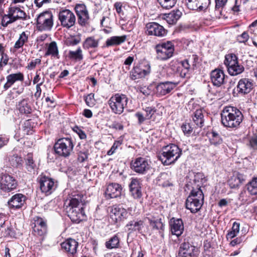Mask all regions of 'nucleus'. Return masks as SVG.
<instances>
[{"label":"nucleus","mask_w":257,"mask_h":257,"mask_svg":"<svg viewBox=\"0 0 257 257\" xmlns=\"http://www.w3.org/2000/svg\"><path fill=\"white\" fill-rule=\"evenodd\" d=\"M221 123L224 126L237 128L243 120L241 112L236 107L227 106L225 107L221 113Z\"/></svg>","instance_id":"obj_1"},{"label":"nucleus","mask_w":257,"mask_h":257,"mask_svg":"<svg viewBox=\"0 0 257 257\" xmlns=\"http://www.w3.org/2000/svg\"><path fill=\"white\" fill-rule=\"evenodd\" d=\"M181 154L182 150L177 145L171 144L162 148L159 158L164 165H169L174 164Z\"/></svg>","instance_id":"obj_2"},{"label":"nucleus","mask_w":257,"mask_h":257,"mask_svg":"<svg viewBox=\"0 0 257 257\" xmlns=\"http://www.w3.org/2000/svg\"><path fill=\"white\" fill-rule=\"evenodd\" d=\"M204 203V194L201 189H192L186 201V207L192 213L198 212Z\"/></svg>","instance_id":"obj_3"},{"label":"nucleus","mask_w":257,"mask_h":257,"mask_svg":"<svg viewBox=\"0 0 257 257\" xmlns=\"http://www.w3.org/2000/svg\"><path fill=\"white\" fill-rule=\"evenodd\" d=\"M74 145L73 141L69 138L59 139L55 144V152L58 156L67 158L70 156L73 152Z\"/></svg>","instance_id":"obj_4"},{"label":"nucleus","mask_w":257,"mask_h":257,"mask_svg":"<svg viewBox=\"0 0 257 257\" xmlns=\"http://www.w3.org/2000/svg\"><path fill=\"white\" fill-rule=\"evenodd\" d=\"M128 101V98L125 95L115 94L109 99L108 104L113 112L120 114L123 111Z\"/></svg>","instance_id":"obj_5"},{"label":"nucleus","mask_w":257,"mask_h":257,"mask_svg":"<svg viewBox=\"0 0 257 257\" xmlns=\"http://www.w3.org/2000/svg\"><path fill=\"white\" fill-rule=\"evenodd\" d=\"M224 63L227 68L229 74L231 76L240 74L244 70V67L238 63V58L234 54L226 55Z\"/></svg>","instance_id":"obj_6"},{"label":"nucleus","mask_w":257,"mask_h":257,"mask_svg":"<svg viewBox=\"0 0 257 257\" xmlns=\"http://www.w3.org/2000/svg\"><path fill=\"white\" fill-rule=\"evenodd\" d=\"M157 57L161 60H167L172 57L174 53V45L171 41L160 43L155 46Z\"/></svg>","instance_id":"obj_7"},{"label":"nucleus","mask_w":257,"mask_h":257,"mask_svg":"<svg viewBox=\"0 0 257 257\" xmlns=\"http://www.w3.org/2000/svg\"><path fill=\"white\" fill-rule=\"evenodd\" d=\"M53 26V16L49 11L40 14L37 18V29L39 31H50Z\"/></svg>","instance_id":"obj_8"},{"label":"nucleus","mask_w":257,"mask_h":257,"mask_svg":"<svg viewBox=\"0 0 257 257\" xmlns=\"http://www.w3.org/2000/svg\"><path fill=\"white\" fill-rule=\"evenodd\" d=\"M58 20L61 26L66 29H70L76 23V17L74 14L70 10L61 9L58 13Z\"/></svg>","instance_id":"obj_9"},{"label":"nucleus","mask_w":257,"mask_h":257,"mask_svg":"<svg viewBox=\"0 0 257 257\" xmlns=\"http://www.w3.org/2000/svg\"><path fill=\"white\" fill-rule=\"evenodd\" d=\"M74 10L78 18L77 22L81 27L89 25L90 16L86 6L84 4H76Z\"/></svg>","instance_id":"obj_10"},{"label":"nucleus","mask_w":257,"mask_h":257,"mask_svg":"<svg viewBox=\"0 0 257 257\" xmlns=\"http://www.w3.org/2000/svg\"><path fill=\"white\" fill-rule=\"evenodd\" d=\"M108 212L110 218L113 223L123 220L128 215L126 210L120 205H115L108 207Z\"/></svg>","instance_id":"obj_11"},{"label":"nucleus","mask_w":257,"mask_h":257,"mask_svg":"<svg viewBox=\"0 0 257 257\" xmlns=\"http://www.w3.org/2000/svg\"><path fill=\"white\" fill-rule=\"evenodd\" d=\"M17 182L12 176L8 174H3L0 181V188L6 192H9L16 188Z\"/></svg>","instance_id":"obj_12"},{"label":"nucleus","mask_w":257,"mask_h":257,"mask_svg":"<svg viewBox=\"0 0 257 257\" xmlns=\"http://www.w3.org/2000/svg\"><path fill=\"white\" fill-rule=\"evenodd\" d=\"M198 249L188 242H185L180 245L178 256L180 257H197Z\"/></svg>","instance_id":"obj_13"},{"label":"nucleus","mask_w":257,"mask_h":257,"mask_svg":"<svg viewBox=\"0 0 257 257\" xmlns=\"http://www.w3.org/2000/svg\"><path fill=\"white\" fill-rule=\"evenodd\" d=\"M32 228L36 235L43 236L47 232V223L43 218L36 216L33 218Z\"/></svg>","instance_id":"obj_14"},{"label":"nucleus","mask_w":257,"mask_h":257,"mask_svg":"<svg viewBox=\"0 0 257 257\" xmlns=\"http://www.w3.org/2000/svg\"><path fill=\"white\" fill-rule=\"evenodd\" d=\"M83 200V196L82 194L77 193H72L64 202L65 209L79 207L78 206L82 202Z\"/></svg>","instance_id":"obj_15"},{"label":"nucleus","mask_w":257,"mask_h":257,"mask_svg":"<svg viewBox=\"0 0 257 257\" xmlns=\"http://www.w3.org/2000/svg\"><path fill=\"white\" fill-rule=\"evenodd\" d=\"M66 210L68 216L73 222L79 223L85 218V213L82 207L70 208Z\"/></svg>","instance_id":"obj_16"},{"label":"nucleus","mask_w":257,"mask_h":257,"mask_svg":"<svg viewBox=\"0 0 257 257\" xmlns=\"http://www.w3.org/2000/svg\"><path fill=\"white\" fill-rule=\"evenodd\" d=\"M39 183L41 191L47 195L51 194L55 190V183L51 178L46 176L42 177Z\"/></svg>","instance_id":"obj_17"},{"label":"nucleus","mask_w":257,"mask_h":257,"mask_svg":"<svg viewBox=\"0 0 257 257\" xmlns=\"http://www.w3.org/2000/svg\"><path fill=\"white\" fill-rule=\"evenodd\" d=\"M253 88L252 82L247 78H242L238 82L236 90L238 93L244 95L249 93Z\"/></svg>","instance_id":"obj_18"},{"label":"nucleus","mask_w":257,"mask_h":257,"mask_svg":"<svg viewBox=\"0 0 257 257\" xmlns=\"http://www.w3.org/2000/svg\"><path fill=\"white\" fill-rule=\"evenodd\" d=\"M146 28L150 35L162 37L166 34V30L157 23H149L146 25Z\"/></svg>","instance_id":"obj_19"},{"label":"nucleus","mask_w":257,"mask_h":257,"mask_svg":"<svg viewBox=\"0 0 257 257\" xmlns=\"http://www.w3.org/2000/svg\"><path fill=\"white\" fill-rule=\"evenodd\" d=\"M210 4V0H187V6L192 10L204 11Z\"/></svg>","instance_id":"obj_20"},{"label":"nucleus","mask_w":257,"mask_h":257,"mask_svg":"<svg viewBox=\"0 0 257 257\" xmlns=\"http://www.w3.org/2000/svg\"><path fill=\"white\" fill-rule=\"evenodd\" d=\"M178 83L172 81H165L160 83L156 87L157 93L160 95H165L170 93L177 85Z\"/></svg>","instance_id":"obj_21"},{"label":"nucleus","mask_w":257,"mask_h":257,"mask_svg":"<svg viewBox=\"0 0 257 257\" xmlns=\"http://www.w3.org/2000/svg\"><path fill=\"white\" fill-rule=\"evenodd\" d=\"M122 188L117 183L109 184L106 189L105 194L107 199L115 198L121 195Z\"/></svg>","instance_id":"obj_22"},{"label":"nucleus","mask_w":257,"mask_h":257,"mask_svg":"<svg viewBox=\"0 0 257 257\" xmlns=\"http://www.w3.org/2000/svg\"><path fill=\"white\" fill-rule=\"evenodd\" d=\"M78 243L75 239L69 238L61 243L63 250L68 254L73 255L77 252Z\"/></svg>","instance_id":"obj_23"},{"label":"nucleus","mask_w":257,"mask_h":257,"mask_svg":"<svg viewBox=\"0 0 257 257\" xmlns=\"http://www.w3.org/2000/svg\"><path fill=\"white\" fill-rule=\"evenodd\" d=\"M26 197L21 193L13 195L8 201V204L11 208L19 209L25 204Z\"/></svg>","instance_id":"obj_24"},{"label":"nucleus","mask_w":257,"mask_h":257,"mask_svg":"<svg viewBox=\"0 0 257 257\" xmlns=\"http://www.w3.org/2000/svg\"><path fill=\"white\" fill-rule=\"evenodd\" d=\"M172 233L177 236L181 235L184 230V224L181 219L172 218L170 221Z\"/></svg>","instance_id":"obj_25"},{"label":"nucleus","mask_w":257,"mask_h":257,"mask_svg":"<svg viewBox=\"0 0 257 257\" xmlns=\"http://www.w3.org/2000/svg\"><path fill=\"white\" fill-rule=\"evenodd\" d=\"M211 80L214 85L220 86L224 82L225 74L220 69H215L211 73Z\"/></svg>","instance_id":"obj_26"},{"label":"nucleus","mask_w":257,"mask_h":257,"mask_svg":"<svg viewBox=\"0 0 257 257\" xmlns=\"http://www.w3.org/2000/svg\"><path fill=\"white\" fill-rule=\"evenodd\" d=\"M8 13L9 16L12 18L14 22L19 20L26 19V13L19 7L11 6L9 9Z\"/></svg>","instance_id":"obj_27"},{"label":"nucleus","mask_w":257,"mask_h":257,"mask_svg":"<svg viewBox=\"0 0 257 257\" xmlns=\"http://www.w3.org/2000/svg\"><path fill=\"white\" fill-rule=\"evenodd\" d=\"M245 180V177L238 172L234 173L228 181V184L231 188H236L243 183Z\"/></svg>","instance_id":"obj_28"},{"label":"nucleus","mask_w":257,"mask_h":257,"mask_svg":"<svg viewBox=\"0 0 257 257\" xmlns=\"http://www.w3.org/2000/svg\"><path fill=\"white\" fill-rule=\"evenodd\" d=\"M7 82L4 86V88L5 90H7L14 83L17 81H23L24 80V75L21 72L17 73L11 74L8 75L6 77Z\"/></svg>","instance_id":"obj_29"},{"label":"nucleus","mask_w":257,"mask_h":257,"mask_svg":"<svg viewBox=\"0 0 257 257\" xmlns=\"http://www.w3.org/2000/svg\"><path fill=\"white\" fill-rule=\"evenodd\" d=\"M129 187L130 192L134 198H139L142 196L141 186L139 180L135 179H132Z\"/></svg>","instance_id":"obj_30"},{"label":"nucleus","mask_w":257,"mask_h":257,"mask_svg":"<svg viewBox=\"0 0 257 257\" xmlns=\"http://www.w3.org/2000/svg\"><path fill=\"white\" fill-rule=\"evenodd\" d=\"M131 168L137 173L143 174L145 171V158L140 157L133 161Z\"/></svg>","instance_id":"obj_31"},{"label":"nucleus","mask_w":257,"mask_h":257,"mask_svg":"<svg viewBox=\"0 0 257 257\" xmlns=\"http://www.w3.org/2000/svg\"><path fill=\"white\" fill-rule=\"evenodd\" d=\"M126 39V35L121 36H112L107 39L105 42V46L109 47L112 46H117L124 43Z\"/></svg>","instance_id":"obj_32"},{"label":"nucleus","mask_w":257,"mask_h":257,"mask_svg":"<svg viewBox=\"0 0 257 257\" xmlns=\"http://www.w3.org/2000/svg\"><path fill=\"white\" fill-rule=\"evenodd\" d=\"M181 15L182 12L180 10H177L166 15L165 19L169 24L173 25L176 23Z\"/></svg>","instance_id":"obj_33"},{"label":"nucleus","mask_w":257,"mask_h":257,"mask_svg":"<svg viewBox=\"0 0 257 257\" xmlns=\"http://www.w3.org/2000/svg\"><path fill=\"white\" fill-rule=\"evenodd\" d=\"M99 42V40L93 36L88 37L83 42L82 46L84 49H95L98 46Z\"/></svg>","instance_id":"obj_34"},{"label":"nucleus","mask_w":257,"mask_h":257,"mask_svg":"<svg viewBox=\"0 0 257 257\" xmlns=\"http://www.w3.org/2000/svg\"><path fill=\"white\" fill-rule=\"evenodd\" d=\"M150 226L153 229L156 230H163L164 228L163 223L161 218L153 217L152 218H147Z\"/></svg>","instance_id":"obj_35"},{"label":"nucleus","mask_w":257,"mask_h":257,"mask_svg":"<svg viewBox=\"0 0 257 257\" xmlns=\"http://www.w3.org/2000/svg\"><path fill=\"white\" fill-rule=\"evenodd\" d=\"M203 114L201 109H197L194 113L193 120L197 126L201 127L204 123Z\"/></svg>","instance_id":"obj_36"},{"label":"nucleus","mask_w":257,"mask_h":257,"mask_svg":"<svg viewBox=\"0 0 257 257\" xmlns=\"http://www.w3.org/2000/svg\"><path fill=\"white\" fill-rule=\"evenodd\" d=\"M17 108L22 113L29 114L31 112V107L28 102V100L23 99L19 102Z\"/></svg>","instance_id":"obj_37"},{"label":"nucleus","mask_w":257,"mask_h":257,"mask_svg":"<svg viewBox=\"0 0 257 257\" xmlns=\"http://www.w3.org/2000/svg\"><path fill=\"white\" fill-rule=\"evenodd\" d=\"M68 58L76 61H79L83 59V55L80 47H78L76 51H69L68 54Z\"/></svg>","instance_id":"obj_38"},{"label":"nucleus","mask_w":257,"mask_h":257,"mask_svg":"<svg viewBox=\"0 0 257 257\" xmlns=\"http://www.w3.org/2000/svg\"><path fill=\"white\" fill-rule=\"evenodd\" d=\"M203 178L204 175L202 173H196L194 176L193 180V183L190 182V184L193 185L192 189H201V187L202 184V182Z\"/></svg>","instance_id":"obj_39"},{"label":"nucleus","mask_w":257,"mask_h":257,"mask_svg":"<svg viewBox=\"0 0 257 257\" xmlns=\"http://www.w3.org/2000/svg\"><path fill=\"white\" fill-rule=\"evenodd\" d=\"M119 245V238L117 235H114L108 241L105 242V246L108 249L118 248Z\"/></svg>","instance_id":"obj_40"},{"label":"nucleus","mask_w":257,"mask_h":257,"mask_svg":"<svg viewBox=\"0 0 257 257\" xmlns=\"http://www.w3.org/2000/svg\"><path fill=\"white\" fill-rule=\"evenodd\" d=\"M51 55L52 56L58 58V49L57 44L55 42L53 41L50 43L47 52L45 53L46 56Z\"/></svg>","instance_id":"obj_41"},{"label":"nucleus","mask_w":257,"mask_h":257,"mask_svg":"<svg viewBox=\"0 0 257 257\" xmlns=\"http://www.w3.org/2000/svg\"><path fill=\"white\" fill-rule=\"evenodd\" d=\"M240 228L239 223L234 222L233 223L231 230L229 231L226 235V238L227 240L231 239L236 236L239 233Z\"/></svg>","instance_id":"obj_42"},{"label":"nucleus","mask_w":257,"mask_h":257,"mask_svg":"<svg viewBox=\"0 0 257 257\" xmlns=\"http://www.w3.org/2000/svg\"><path fill=\"white\" fill-rule=\"evenodd\" d=\"M156 110L154 108L147 107L146 108V124H151L152 121H155Z\"/></svg>","instance_id":"obj_43"},{"label":"nucleus","mask_w":257,"mask_h":257,"mask_svg":"<svg viewBox=\"0 0 257 257\" xmlns=\"http://www.w3.org/2000/svg\"><path fill=\"white\" fill-rule=\"evenodd\" d=\"M9 161L12 166L16 168H20L22 166L23 161L22 158L15 155L10 158Z\"/></svg>","instance_id":"obj_44"},{"label":"nucleus","mask_w":257,"mask_h":257,"mask_svg":"<svg viewBox=\"0 0 257 257\" xmlns=\"http://www.w3.org/2000/svg\"><path fill=\"white\" fill-rule=\"evenodd\" d=\"M246 186L248 192L251 195H257V178H253Z\"/></svg>","instance_id":"obj_45"},{"label":"nucleus","mask_w":257,"mask_h":257,"mask_svg":"<svg viewBox=\"0 0 257 257\" xmlns=\"http://www.w3.org/2000/svg\"><path fill=\"white\" fill-rule=\"evenodd\" d=\"M28 35L23 32L20 35L19 39L15 43L14 48L17 49L22 48L24 44L28 41Z\"/></svg>","instance_id":"obj_46"},{"label":"nucleus","mask_w":257,"mask_h":257,"mask_svg":"<svg viewBox=\"0 0 257 257\" xmlns=\"http://www.w3.org/2000/svg\"><path fill=\"white\" fill-rule=\"evenodd\" d=\"M26 168L29 172H32L36 169V164L35 163L31 154L27 155L26 158Z\"/></svg>","instance_id":"obj_47"},{"label":"nucleus","mask_w":257,"mask_h":257,"mask_svg":"<svg viewBox=\"0 0 257 257\" xmlns=\"http://www.w3.org/2000/svg\"><path fill=\"white\" fill-rule=\"evenodd\" d=\"M157 1L163 9H170L176 5L177 0H157Z\"/></svg>","instance_id":"obj_48"},{"label":"nucleus","mask_w":257,"mask_h":257,"mask_svg":"<svg viewBox=\"0 0 257 257\" xmlns=\"http://www.w3.org/2000/svg\"><path fill=\"white\" fill-rule=\"evenodd\" d=\"M128 229L132 230H138L140 231L141 229L144 227L143 222L140 221H131L127 224Z\"/></svg>","instance_id":"obj_49"},{"label":"nucleus","mask_w":257,"mask_h":257,"mask_svg":"<svg viewBox=\"0 0 257 257\" xmlns=\"http://www.w3.org/2000/svg\"><path fill=\"white\" fill-rule=\"evenodd\" d=\"M88 155V150L85 148L80 151L78 150V160L80 162H83L87 159Z\"/></svg>","instance_id":"obj_50"},{"label":"nucleus","mask_w":257,"mask_h":257,"mask_svg":"<svg viewBox=\"0 0 257 257\" xmlns=\"http://www.w3.org/2000/svg\"><path fill=\"white\" fill-rule=\"evenodd\" d=\"M211 134L212 138L210 139V141L212 144L217 145L221 143L222 139L217 133L212 132Z\"/></svg>","instance_id":"obj_51"},{"label":"nucleus","mask_w":257,"mask_h":257,"mask_svg":"<svg viewBox=\"0 0 257 257\" xmlns=\"http://www.w3.org/2000/svg\"><path fill=\"white\" fill-rule=\"evenodd\" d=\"M81 38L80 36L72 37L67 40V45L68 46H75L80 42Z\"/></svg>","instance_id":"obj_52"},{"label":"nucleus","mask_w":257,"mask_h":257,"mask_svg":"<svg viewBox=\"0 0 257 257\" xmlns=\"http://www.w3.org/2000/svg\"><path fill=\"white\" fill-rule=\"evenodd\" d=\"M181 129L185 135H190L193 131V128L189 123H184L181 126Z\"/></svg>","instance_id":"obj_53"},{"label":"nucleus","mask_w":257,"mask_h":257,"mask_svg":"<svg viewBox=\"0 0 257 257\" xmlns=\"http://www.w3.org/2000/svg\"><path fill=\"white\" fill-rule=\"evenodd\" d=\"M94 95V94L90 93L87 96L85 97V101L86 104L88 106L91 107L95 104Z\"/></svg>","instance_id":"obj_54"},{"label":"nucleus","mask_w":257,"mask_h":257,"mask_svg":"<svg viewBox=\"0 0 257 257\" xmlns=\"http://www.w3.org/2000/svg\"><path fill=\"white\" fill-rule=\"evenodd\" d=\"M15 22L13 21L12 18L9 16V13L7 15H5L3 17L2 20V25L4 27H7L9 24Z\"/></svg>","instance_id":"obj_55"},{"label":"nucleus","mask_w":257,"mask_h":257,"mask_svg":"<svg viewBox=\"0 0 257 257\" xmlns=\"http://www.w3.org/2000/svg\"><path fill=\"white\" fill-rule=\"evenodd\" d=\"M248 34L244 32L241 35L237 37V40L240 43H245L248 40Z\"/></svg>","instance_id":"obj_56"},{"label":"nucleus","mask_w":257,"mask_h":257,"mask_svg":"<svg viewBox=\"0 0 257 257\" xmlns=\"http://www.w3.org/2000/svg\"><path fill=\"white\" fill-rule=\"evenodd\" d=\"M120 145V143L119 142H115L110 149L107 152V155L111 156L113 154Z\"/></svg>","instance_id":"obj_57"},{"label":"nucleus","mask_w":257,"mask_h":257,"mask_svg":"<svg viewBox=\"0 0 257 257\" xmlns=\"http://www.w3.org/2000/svg\"><path fill=\"white\" fill-rule=\"evenodd\" d=\"M41 60L40 59H36L32 61L28 65L27 68L29 69H33L35 68L37 65L41 63Z\"/></svg>","instance_id":"obj_58"},{"label":"nucleus","mask_w":257,"mask_h":257,"mask_svg":"<svg viewBox=\"0 0 257 257\" xmlns=\"http://www.w3.org/2000/svg\"><path fill=\"white\" fill-rule=\"evenodd\" d=\"M227 2V0H215V10L223 8Z\"/></svg>","instance_id":"obj_59"},{"label":"nucleus","mask_w":257,"mask_h":257,"mask_svg":"<svg viewBox=\"0 0 257 257\" xmlns=\"http://www.w3.org/2000/svg\"><path fill=\"white\" fill-rule=\"evenodd\" d=\"M249 145L252 149H257V136H253L250 139Z\"/></svg>","instance_id":"obj_60"},{"label":"nucleus","mask_w":257,"mask_h":257,"mask_svg":"<svg viewBox=\"0 0 257 257\" xmlns=\"http://www.w3.org/2000/svg\"><path fill=\"white\" fill-rule=\"evenodd\" d=\"M122 4L121 2H116L114 5V7L118 14H121L122 13Z\"/></svg>","instance_id":"obj_61"},{"label":"nucleus","mask_w":257,"mask_h":257,"mask_svg":"<svg viewBox=\"0 0 257 257\" xmlns=\"http://www.w3.org/2000/svg\"><path fill=\"white\" fill-rule=\"evenodd\" d=\"M9 141V138L4 136H0V149L5 145H7Z\"/></svg>","instance_id":"obj_62"},{"label":"nucleus","mask_w":257,"mask_h":257,"mask_svg":"<svg viewBox=\"0 0 257 257\" xmlns=\"http://www.w3.org/2000/svg\"><path fill=\"white\" fill-rule=\"evenodd\" d=\"M135 75L134 76L137 78H143L145 77V70H143L142 71H140L139 69H136L135 70Z\"/></svg>","instance_id":"obj_63"},{"label":"nucleus","mask_w":257,"mask_h":257,"mask_svg":"<svg viewBox=\"0 0 257 257\" xmlns=\"http://www.w3.org/2000/svg\"><path fill=\"white\" fill-rule=\"evenodd\" d=\"M135 116L138 118L139 124H141L144 121L145 118L143 113L141 112H137L135 114Z\"/></svg>","instance_id":"obj_64"}]
</instances>
